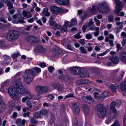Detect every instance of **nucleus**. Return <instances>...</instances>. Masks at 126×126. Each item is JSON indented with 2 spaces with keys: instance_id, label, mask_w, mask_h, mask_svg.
<instances>
[{
  "instance_id": "nucleus-1",
  "label": "nucleus",
  "mask_w": 126,
  "mask_h": 126,
  "mask_svg": "<svg viewBox=\"0 0 126 126\" xmlns=\"http://www.w3.org/2000/svg\"><path fill=\"white\" fill-rule=\"evenodd\" d=\"M20 73H17L14 76V81L15 83L14 86H11L9 88L8 93L10 96L14 100H17L19 99V96L17 94L25 95L27 92L30 91H26L24 87L21 82V79L19 76Z\"/></svg>"
},
{
  "instance_id": "nucleus-2",
  "label": "nucleus",
  "mask_w": 126,
  "mask_h": 126,
  "mask_svg": "<svg viewBox=\"0 0 126 126\" xmlns=\"http://www.w3.org/2000/svg\"><path fill=\"white\" fill-rule=\"evenodd\" d=\"M97 8L99 12L101 13H105L109 12L110 10L109 5L106 2L102 3L99 5L98 7L97 6H93L92 8L90 9V12L92 13L94 12Z\"/></svg>"
},
{
  "instance_id": "nucleus-3",
  "label": "nucleus",
  "mask_w": 126,
  "mask_h": 126,
  "mask_svg": "<svg viewBox=\"0 0 126 126\" xmlns=\"http://www.w3.org/2000/svg\"><path fill=\"white\" fill-rule=\"evenodd\" d=\"M19 36V32L18 31L13 30L9 31L8 32L6 38L8 41L14 42L18 38Z\"/></svg>"
},
{
  "instance_id": "nucleus-4",
  "label": "nucleus",
  "mask_w": 126,
  "mask_h": 126,
  "mask_svg": "<svg viewBox=\"0 0 126 126\" xmlns=\"http://www.w3.org/2000/svg\"><path fill=\"white\" fill-rule=\"evenodd\" d=\"M34 76L30 69L26 70L23 75L24 80L29 85L33 80Z\"/></svg>"
},
{
  "instance_id": "nucleus-5",
  "label": "nucleus",
  "mask_w": 126,
  "mask_h": 126,
  "mask_svg": "<svg viewBox=\"0 0 126 126\" xmlns=\"http://www.w3.org/2000/svg\"><path fill=\"white\" fill-rule=\"evenodd\" d=\"M50 9L51 12L52 13L56 15L62 13H65L68 11L67 9L59 8L55 6H51Z\"/></svg>"
},
{
  "instance_id": "nucleus-6",
  "label": "nucleus",
  "mask_w": 126,
  "mask_h": 126,
  "mask_svg": "<svg viewBox=\"0 0 126 126\" xmlns=\"http://www.w3.org/2000/svg\"><path fill=\"white\" fill-rule=\"evenodd\" d=\"M115 103L112 102L110 104V108L109 115V118L113 119L115 118L117 115L116 110L115 107Z\"/></svg>"
},
{
  "instance_id": "nucleus-7",
  "label": "nucleus",
  "mask_w": 126,
  "mask_h": 126,
  "mask_svg": "<svg viewBox=\"0 0 126 126\" xmlns=\"http://www.w3.org/2000/svg\"><path fill=\"white\" fill-rule=\"evenodd\" d=\"M96 109L99 111L98 116L100 118L105 116L106 111L104 106L102 104H99L97 105Z\"/></svg>"
},
{
  "instance_id": "nucleus-8",
  "label": "nucleus",
  "mask_w": 126,
  "mask_h": 126,
  "mask_svg": "<svg viewBox=\"0 0 126 126\" xmlns=\"http://www.w3.org/2000/svg\"><path fill=\"white\" fill-rule=\"evenodd\" d=\"M48 90V89L47 87L42 86H37L35 88V91L38 96L47 93Z\"/></svg>"
},
{
  "instance_id": "nucleus-9",
  "label": "nucleus",
  "mask_w": 126,
  "mask_h": 126,
  "mask_svg": "<svg viewBox=\"0 0 126 126\" xmlns=\"http://www.w3.org/2000/svg\"><path fill=\"white\" fill-rule=\"evenodd\" d=\"M18 15L17 14H15L13 16V21L15 23H16L19 22L20 23H25L26 22H25L23 19H25V18L21 15H19L18 16V20L17 19Z\"/></svg>"
},
{
  "instance_id": "nucleus-10",
  "label": "nucleus",
  "mask_w": 126,
  "mask_h": 126,
  "mask_svg": "<svg viewBox=\"0 0 126 126\" xmlns=\"http://www.w3.org/2000/svg\"><path fill=\"white\" fill-rule=\"evenodd\" d=\"M81 69L78 66H74L70 68V71L71 73L75 75H78L81 72Z\"/></svg>"
},
{
  "instance_id": "nucleus-11",
  "label": "nucleus",
  "mask_w": 126,
  "mask_h": 126,
  "mask_svg": "<svg viewBox=\"0 0 126 126\" xmlns=\"http://www.w3.org/2000/svg\"><path fill=\"white\" fill-rule=\"evenodd\" d=\"M27 42H29L31 44L37 43L39 41V38L34 36H28L26 39Z\"/></svg>"
},
{
  "instance_id": "nucleus-12",
  "label": "nucleus",
  "mask_w": 126,
  "mask_h": 126,
  "mask_svg": "<svg viewBox=\"0 0 126 126\" xmlns=\"http://www.w3.org/2000/svg\"><path fill=\"white\" fill-rule=\"evenodd\" d=\"M35 52L40 53H45L47 51V50L43 47L40 45L36 46L34 49Z\"/></svg>"
},
{
  "instance_id": "nucleus-13",
  "label": "nucleus",
  "mask_w": 126,
  "mask_h": 126,
  "mask_svg": "<svg viewBox=\"0 0 126 126\" xmlns=\"http://www.w3.org/2000/svg\"><path fill=\"white\" fill-rule=\"evenodd\" d=\"M26 94L25 95L26 96L23 97L22 99V102L23 103L25 102L27 100H30L32 99L33 97V94L31 92H26Z\"/></svg>"
},
{
  "instance_id": "nucleus-14",
  "label": "nucleus",
  "mask_w": 126,
  "mask_h": 126,
  "mask_svg": "<svg viewBox=\"0 0 126 126\" xmlns=\"http://www.w3.org/2000/svg\"><path fill=\"white\" fill-rule=\"evenodd\" d=\"M72 108L73 112L75 114H78L80 111V109L79 106L75 103H73L72 104Z\"/></svg>"
},
{
  "instance_id": "nucleus-15",
  "label": "nucleus",
  "mask_w": 126,
  "mask_h": 126,
  "mask_svg": "<svg viewBox=\"0 0 126 126\" xmlns=\"http://www.w3.org/2000/svg\"><path fill=\"white\" fill-rule=\"evenodd\" d=\"M7 82L6 81H5L2 83L0 87V90L4 93H6L7 92H8V88L6 86Z\"/></svg>"
},
{
  "instance_id": "nucleus-16",
  "label": "nucleus",
  "mask_w": 126,
  "mask_h": 126,
  "mask_svg": "<svg viewBox=\"0 0 126 126\" xmlns=\"http://www.w3.org/2000/svg\"><path fill=\"white\" fill-rule=\"evenodd\" d=\"M30 71L34 76H37L38 73L41 72V69L37 67L32 68L31 69H30Z\"/></svg>"
},
{
  "instance_id": "nucleus-17",
  "label": "nucleus",
  "mask_w": 126,
  "mask_h": 126,
  "mask_svg": "<svg viewBox=\"0 0 126 126\" xmlns=\"http://www.w3.org/2000/svg\"><path fill=\"white\" fill-rule=\"evenodd\" d=\"M116 4V9L117 10V13L120 11L122 8V5L121 2L119 0H115Z\"/></svg>"
},
{
  "instance_id": "nucleus-18",
  "label": "nucleus",
  "mask_w": 126,
  "mask_h": 126,
  "mask_svg": "<svg viewBox=\"0 0 126 126\" xmlns=\"http://www.w3.org/2000/svg\"><path fill=\"white\" fill-rule=\"evenodd\" d=\"M2 97H0V113H3L6 109V106L2 100Z\"/></svg>"
},
{
  "instance_id": "nucleus-19",
  "label": "nucleus",
  "mask_w": 126,
  "mask_h": 126,
  "mask_svg": "<svg viewBox=\"0 0 126 126\" xmlns=\"http://www.w3.org/2000/svg\"><path fill=\"white\" fill-rule=\"evenodd\" d=\"M109 60L111 61L112 62L115 64H117L119 62V59L117 56H112L110 57Z\"/></svg>"
},
{
  "instance_id": "nucleus-20",
  "label": "nucleus",
  "mask_w": 126,
  "mask_h": 126,
  "mask_svg": "<svg viewBox=\"0 0 126 126\" xmlns=\"http://www.w3.org/2000/svg\"><path fill=\"white\" fill-rule=\"evenodd\" d=\"M82 108L84 113L86 115L89 114L90 112L89 107L86 105L84 104L83 105Z\"/></svg>"
},
{
  "instance_id": "nucleus-21",
  "label": "nucleus",
  "mask_w": 126,
  "mask_h": 126,
  "mask_svg": "<svg viewBox=\"0 0 126 126\" xmlns=\"http://www.w3.org/2000/svg\"><path fill=\"white\" fill-rule=\"evenodd\" d=\"M106 85L107 86L110 87L111 90L113 92H115L116 89L118 88L117 86L111 84L110 82L107 83Z\"/></svg>"
},
{
  "instance_id": "nucleus-22",
  "label": "nucleus",
  "mask_w": 126,
  "mask_h": 126,
  "mask_svg": "<svg viewBox=\"0 0 126 126\" xmlns=\"http://www.w3.org/2000/svg\"><path fill=\"white\" fill-rule=\"evenodd\" d=\"M26 120L23 119L21 120L20 119H18L16 121V124L18 126H24Z\"/></svg>"
},
{
  "instance_id": "nucleus-23",
  "label": "nucleus",
  "mask_w": 126,
  "mask_h": 126,
  "mask_svg": "<svg viewBox=\"0 0 126 126\" xmlns=\"http://www.w3.org/2000/svg\"><path fill=\"white\" fill-rule=\"evenodd\" d=\"M120 57L121 61L126 64V53L124 52L121 53L120 55Z\"/></svg>"
},
{
  "instance_id": "nucleus-24",
  "label": "nucleus",
  "mask_w": 126,
  "mask_h": 126,
  "mask_svg": "<svg viewBox=\"0 0 126 126\" xmlns=\"http://www.w3.org/2000/svg\"><path fill=\"white\" fill-rule=\"evenodd\" d=\"M11 46L10 44H6L4 41L1 40H0V47H4L5 48H9Z\"/></svg>"
},
{
  "instance_id": "nucleus-25",
  "label": "nucleus",
  "mask_w": 126,
  "mask_h": 126,
  "mask_svg": "<svg viewBox=\"0 0 126 126\" xmlns=\"http://www.w3.org/2000/svg\"><path fill=\"white\" fill-rule=\"evenodd\" d=\"M22 14L23 16L27 18H29L32 16V14L29 11H26L25 10L22 11Z\"/></svg>"
},
{
  "instance_id": "nucleus-26",
  "label": "nucleus",
  "mask_w": 126,
  "mask_h": 126,
  "mask_svg": "<svg viewBox=\"0 0 126 126\" xmlns=\"http://www.w3.org/2000/svg\"><path fill=\"white\" fill-rule=\"evenodd\" d=\"M48 10L47 8H45L44 9L43 11L42 12V15L43 16H49L50 15V13L48 12Z\"/></svg>"
},
{
  "instance_id": "nucleus-27",
  "label": "nucleus",
  "mask_w": 126,
  "mask_h": 126,
  "mask_svg": "<svg viewBox=\"0 0 126 126\" xmlns=\"http://www.w3.org/2000/svg\"><path fill=\"white\" fill-rule=\"evenodd\" d=\"M110 95L109 93L107 91L104 92L102 94H101L100 96V99L101 101L103 100V98H106L109 96Z\"/></svg>"
},
{
  "instance_id": "nucleus-28",
  "label": "nucleus",
  "mask_w": 126,
  "mask_h": 126,
  "mask_svg": "<svg viewBox=\"0 0 126 126\" xmlns=\"http://www.w3.org/2000/svg\"><path fill=\"white\" fill-rule=\"evenodd\" d=\"M70 22L67 21H65L62 27V30H63L64 32H66L67 30V26L68 24Z\"/></svg>"
},
{
  "instance_id": "nucleus-29",
  "label": "nucleus",
  "mask_w": 126,
  "mask_h": 126,
  "mask_svg": "<svg viewBox=\"0 0 126 126\" xmlns=\"http://www.w3.org/2000/svg\"><path fill=\"white\" fill-rule=\"evenodd\" d=\"M58 78L59 79H60L61 80H63L65 79V80H66V79H67V80H68V79H71V78L68 76H66V77H65L63 75H61V76H59L58 77Z\"/></svg>"
},
{
  "instance_id": "nucleus-30",
  "label": "nucleus",
  "mask_w": 126,
  "mask_h": 126,
  "mask_svg": "<svg viewBox=\"0 0 126 126\" xmlns=\"http://www.w3.org/2000/svg\"><path fill=\"white\" fill-rule=\"evenodd\" d=\"M11 61V60H3V61L1 62V63L4 65H8Z\"/></svg>"
},
{
  "instance_id": "nucleus-31",
  "label": "nucleus",
  "mask_w": 126,
  "mask_h": 126,
  "mask_svg": "<svg viewBox=\"0 0 126 126\" xmlns=\"http://www.w3.org/2000/svg\"><path fill=\"white\" fill-rule=\"evenodd\" d=\"M30 122L32 124H36L38 123V121L35 120L33 117H31L30 118Z\"/></svg>"
},
{
  "instance_id": "nucleus-32",
  "label": "nucleus",
  "mask_w": 126,
  "mask_h": 126,
  "mask_svg": "<svg viewBox=\"0 0 126 126\" xmlns=\"http://www.w3.org/2000/svg\"><path fill=\"white\" fill-rule=\"evenodd\" d=\"M33 116L36 118L38 119L41 117V113L37 112H35L33 113Z\"/></svg>"
},
{
  "instance_id": "nucleus-33",
  "label": "nucleus",
  "mask_w": 126,
  "mask_h": 126,
  "mask_svg": "<svg viewBox=\"0 0 126 126\" xmlns=\"http://www.w3.org/2000/svg\"><path fill=\"white\" fill-rule=\"evenodd\" d=\"M120 126V124L118 120L117 119H115L113 123L110 126Z\"/></svg>"
},
{
  "instance_id": "nucleus-34",
  "label": "nucleus",
  "mask_w": 126,
  "mask_h": 126,
  "mask_svg": "<svg viewBox=\"0 0 126 126\" xmlns=\"http://www.w3.org/2000/svg\"><path fill=\"white\" fill-rule=\"evenodd\" d=\"M79 50H80V52L81 53L83 54H87V51L85 49L84 47H80L79 48Z\"/></svg>"
},
{
  "instance_id": "nucleus-35",
  "label": "nucleus",
  "mask_w": 126,
  "mask_h": 126,
  "mask_svg": "<svg viewBox=\"0 0 126 126\" xmlns=\"http://www.w3.org/2000/svg\"><path fill=\"white\" fill-rule=\"evenodd\" d=\"M26 104L27 106V109L28 110H30L32 107V105L31 104L30 102L29 101H27L26 102Z\"/></svg>"
},
{
  "instance_id": "nucleus-36",
  "label": "nucleus",
  "mask_w": 126,
  "mask_h": 126,
  "mask_svg": "<svg viewBox=\"0 0 126 126\" xmlns=\"http://www.w3.org/2000/svg\"><path fill=\"white\" fill-rule=\"evenodd\" d=\"M71 26H69V27H70L72 26L76 25L77 24V22L76 19L75 18L72 19L71 21Z\"/></svg>"
},
{
  "instance_id": "nucleus-37",
  "label": "nucleus",
  "mask_w": 126,
  "mask_h": 126,
  "mask_svg": "<svg viewBox=\"0 0 126 126\" xmlns=\"http://www.w3.org/2000/svg\"><path fill=\"white\" fill-rule=\"evenodd\" d=\"M7 5L8 7V9H13V4L10 1L7 2Z\"/></svg>"
},
{
  "instance_id": "nucleus-38",
  "label": "nucleus",
  "mask_w": 126,
  "mask_h": 126,
  "mask_svg": "<svg viewBox=\"0 0 126 126\" xmlns=\"http://www.w3.org/2000/svg\"><path fill=\"white\" fill-rule=\"evenodd\" d=\"M69 0H62L61 5H65L68 4L69 3Z\"/></svg>"
},
{
  "instance_id": "nucleus-39",
  "label": "nucleus",
  "mask_w": 126,
  "mask_h": 126,
  "mask_svg": "<svg viewBox=\"0 0 126 126\" xmlns=\"http://www.w3.org/2000/svg\"><path fill=\"white\" fill-rule=\"evenodd\" d=\"M40 112L41 115H45L47 114L48 111L47 110L43 109L40 110Z\"/></svg>"
},
{
  "instance_id": "nucleus-40",
  "label": "nucleus",
  "mask_w": 126,
  "mask_h": 126,
  "mask_svg": "<svg viewBox=\"0 0 126 126\" xmlns=\"http://www.w3.org/2000/svg\"><path fill=\"white\" fill-rule=\"evenodd\" d=\"M49 22L51 26L56 27L58 26L57 24L54 21Z\"/></svg>"
},
{
  "instance_id": "nucleus-41",
  "label": "nucleus",
  "mask_w": 126,
  "mask_h": 126,
  "mask_svg": "<svg viewBox=\"0 0 126 126\" xmlns=\"http://www.w3.org/2000/svg\"><path fill=\"white\" fill-rule=\"evenodd\" d=\"M116 25L119 27V28L122 29L123 27V23L120 22H117L116 23Z\"/></svg>"
},
{
  "instance_id": "nucleus-42",
  "label": "nucleus",
  "mask_w": 126,
  "mask_h": 126,
  "mask_svg": "<svg viewBox=\"0 0 126 126\" xmlns=\"http://www.w3.org/2000/svg\"><path fill=\"white\" fill-rule=\"evenodd\" d=\"M110 50V49H107L103 53L100 54H98L97 55L100 56H103L104 55L106 54L109 52Z\"/></svg>"
},
{
  "instance_id": "nucleus-43",
  "label": "nucleus",
  "mask_w": 126,
  "mask_h": 126,
  "mask_svg": "<svg viewBox=\"0 0 126 126\" xmlns=\"http://www.w3.org/2000/svg\"><path fill=\"white\" fill-rule=\"evenodd\" d=\"M2 58L3 59V60H10V57L9 56L7 55H3Z\"/></svg>"
},
{
  "instance_id": "nucleus-44",
  "label": "nucleus",
  "mask_w": 126,
  "mask_h": 126,
  "mask_svg": "<svg viewBox=\"0 0 126 126\" xmlns=\"http://www.w3.org/2000/svg\"><path fill=\"white\" fill-rule=\"evenodd\" d=\"M19 55V53L18 52H16L11 54V56L13 59H15Z\"/></svg>"
},
{
  "instance_id": "nucleus-45",
  "label": "nucleus",
  "mask_w": 126,
  "mask_h": 126,
  "mask_svg": "<svg viewBox=\"0 0 126 126\" xmlns=\"http://www.w3.org/2000/svg\"><path fill=\"white\" fill-rule=\"evenodd\" d=\"M80 32L74 35V38L77 39L80 38H81V36L80 35Z\"/></svg>"
},
{
  "instance_id": "nucleus-46",
  "label": "nucleus",
  "mask_w": 126,
  "mask_h": 126,
  "mask_svg": "<svg viewBox=\"0 0 126 126\" xmlns=\"http://www.w3.org/2000/svg\"><path fill=\"white\" fill-rule=\"evenodd\" d=\"M99 27H97L96 30V32L94 33V35L95 36H97L99 34Z\"/></svg>"
},
{
  "instance_id": "nucleus-47",
  "label": "nucleus",
  "mask_w": 126,
  "mask_h": 126,
  "mask_svg": "<svg viewBox=\"0 0 126 126\" xmlns=\"http://www.w3.org/2000/svg\"><path fill=\"white\" fill-rule=\"evenodd\" d=\"M73 97V93H70L68 94L67 95H65L64 97V100L65 99L70 97Z\"/></svg>"
},
{
  "instance_id": "nucleus-48",
  "label": "nucleus",
  "mask_w": 126,
  "mask_h": 126,
  "mask_svg": "<svg viewBox=\"0 0 126 126\" xmlns=\"http://www.w3.org/2000/svg\"><path fill=\"white\" fill-rule=\"evenodd\" d=\"M91 70L94 72L96 73L98 72L99 71V69L97 67L92 68Z\"/></svg>"
},
{
  "instance_id": "nucleus-49",
  "label": "nucleus",
  "mask_w": 126,
  "mask_h": 126,
  "mask_svg": "<svg viewBox=\"0 0 126 126\" xmlns=\"http://www.w3.org/2000/svg\"><path fill=\"white\" fill-rule=\"evenodd\" d=\"M120 89L122 91H125L126 90V87L124 86L122 84H121L120 88Z\"/></svg>"
},
{
  "instance_id": "nucleus-50",
  "label": "nucleus",
  "mask_w": 126,
  "mask_h": 126,
  "mask_svg": "<svg viewBox=\"0 0 126 126\" xmlns=\"http://www.w3.org/2000/svg\"><path fill=\"white\" fill-rule=\"evenodd\" d=\"M114 16H109L108 20L109 22H111L113 21L114 19Z\"/></svg>"
},
{
  "instance_id": "nucleus-51",
  "label": "nucleus",
  "mask_w": 126,
  "mask_h": 126,
  "mask_svg": "<svg viewBox=\"0 0 126 126\" xmlns=\"http://www.w3.org/2000/svg\"><path fill=\"white\" fill-rule=\"evenodd\" d=\"M87 99V101H86V102L88 103H90L92 102L94 100L92 99V97L90 96H88Z\"/></svg>"
},
{
  "instance_id": "nucleus-52",
  "label": "nucleus",
  "mask_w": 126,
  "mask_h": 126,
  "mask_svg": "<svg viewBox=\"0 0 126 126\" xmlns=\"http://www.w3.org/2000/svg\"><path fill=\"white\" fill-rule=\"evenodd\" d=\"M52 85L55 89L58 88L59 87V85L56 83H53Z\"/></svg>"
},
{
  "instance_id": "nucleus-53",
  "label": "nucleus",
  "mask_w": 126,
  "mask_h": 126,
  "mask_svg": "<svg viewBox=\"0 0 126 126\" xmlns=\"http://www.w3.org/2000/svg\"><path fill=\"white\" fill-rule=\"evenodd\" d=\"M90 82L89 81L88 79L84 80L81 81V83L84 84H88L90 83Z\"/></svg>"
},
{
  "instance_id": "nucleus-54",
  "label": "nucleus",
  "mask_w": 126,
  "mask_h": 126,
  "mask_svg": "<svg viewBox=\"0 0 126 126\" xmlns=\"http://www.w3.org/2000/svg\"><path fill=\"white\" fill-rule=\"evenodd\" d=\"M94 19L95 21L96 22V25L97 26H99L100 25V21L97 20L96 17H94Z\"/></svg>"
},
{
  "instance_id": "nucleus-55",
  "label": "nucleus",
  "mask_w": 126,
  "mask_h": 126,
  "mask_svg": "<svg viewBox=\"0 0 126 126\" xmlns=\"http://www.w3.org/2000/svg\"><path fill=\"white\" fill-rule=\"evenodd\" d=\"M113 120V119H112L109 118V117L106 120L105 122L107 124H109Z\"/></svg>"
},
{
  "instance_id": "nucleus-56",
  "label": "nucleus",
  "mask_w": 126,
  "mask_h": 126,
  "mask_svg": "<svg viewBox=\"0 0 126 126\" xmlns=\"http://www.w3.org/2000/svg\"><path fill=\"white\" fill-rule=\"evenodd\" d=\"M48 97L51 100H53L54 98V96L52 94H48L47 95Z\"/></svg>"
},
{
  "instance_id": "nucleus-57",
  "label": "nucleus",
  "mask_w": 126,
  "mask_h": 126,
  "mask_svg": "<svg viewBox=\"0 0 126 126\" xmlns=\"http://www.w3.org/2000/svg\"><path fill=\"white\" fill-rule=\"evenodd\" d=\"M85 126H92L91 123L88 121H86L85 122Z\"/></svg>"
},
{
  "instance_id": "nucleus-58",
  "label": "nucleus",
  "mask_w": 126,
  "mask_h": 126,
  "mask_svg": "<svg viewBox=\"0 0 126 126\" xmlns=\"http://www.w3.org/2000/svg\"><path fill=\"white\" fill-rule=\"evenodd\" d=\"M86 38L87 39H90L92 38V36L91 34H87L86 35Z\"/></svg>"
},
{
  "instance_id": "nucleus-59",
  "label": "nucleus",
  "mask_w": 126,
  "mask_h": 126,
  "mask_svg": "<svg viewBox=\"0 0 126 126\" xmlns=\"http://www.w3.org/2000/svg\"><path fill=\"white\" fill-rule=\"evenodd\" d=\"M17 116V113L16 112H14L12 116H11V117L12 118H15Z\"/></svg>"
},
{
  "instance_id": "nucleus-60",
  "label": "nucleus",
  "mask_w": 126,
  "mask_h": 126,
  "mask_svg": "<svg viewBox=\"0 0 126 126\" xmlns=\"http://www.w3.org/2000/svg\"><path fill=\"white\" fill-rule=\"evenodd\" d=\"M80 122H74V126H81Z\"/></svg>"
},
{
  "instance_id": "nucleus-61",
  "label": "nucleus",
  "mask_w": 126,
  "mask_h": 126,
  "mask_svg": "<svg viewBox=\"0 0 126 126\" xmlns=\"http://www.w3.org/2000/svg\"><path fill=\"white\" fill-rule=\"evenodd\" d=\"M54 69V68L52 66H50L48 68V69L49 71L51 73L53 71V70Z\"/></svg>"
},
{
  "instance_id": "nucleus-62",
  "label": "nucleus",
  "mask_w": 126,
  "mask_h": 126,
  "mask_svg": "<svg viewBox=\"0 0 126 126\" xmlns=\"http://www.w3.org/2000/svg\"><path fill=\"white\" fill-rule=\"evenodd\" d=\"M97 27H96L95 26H94L90 27L89 28V29L91 31H94L96 30Z\"/></svg>"
},
{
  "instance_id": "nucleus-63",
  "label": "nucleus",
  "mask_w": 126,
  "mask_h": 126,
  "mask_svg": "<svg viewBox=\"0 0 126 126\" xmlns=\"http://www.w3.org/2000/svg\"><path fill=\"white\" fill-rule=\"evenodd\" d=\"M67 49L71 50H73L74 49V48L70 44L67 45Z\"/></svg>"
},
{
  "instance_id": "nucleus-64",
  "label": "nucleus",
  "mask_w": 126,
  "mask_h": 126,
  "mask_svg": "<svg viewBox=\"0 0 126 126\" xmlns=\"http://www.w3.org/2000/svg\"><path fill=\"white\" fill-rule=\"evenodd\" d=\"M39 65L41 67L43 68L45 66L46 64L45 63L41 62L39 63Z\"/></svg>"
}]
</instances>
